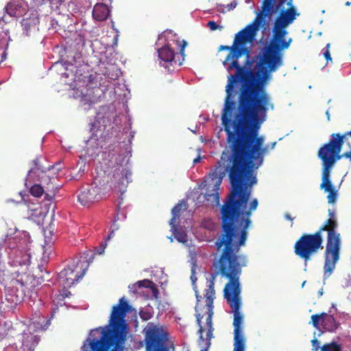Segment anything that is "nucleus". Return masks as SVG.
I'll list each match as a JSON object with an SVG mask.
<instances>
[{"instance_id": "f257e3e1", "label": "nucleus", "mask_w": 351, "mask_h": 351, "mask_svg": "<svg viewBox=\"0 0 351 351\" xmlns=\"http://www.w3.org/2000/svg\"><path fill=\"white\" fill-rule=\"evenodd\" d=\"M228 106L225 100L221 115L226 134L227 152L223 151L219 166L210 173L206 192L200 194L197 200L219 204V186L226 173L231 189L220 209L221 228L245 230L249 228L252 212L258 207L257 199H253L247 210L252 186L256 183L254 170L263 162L268 147L263 146L265 138L258 134L261 124L266 120L267 111L274 109L269 95L265 88H245L238 95L235 108L234 99Z\"/></svg>"}, {"instance_id": "f03ea898", "label": "nucleus", "mask_w": 351, "mask_h": 351, "mask_svg": "<svg viewBox=\"0 0 351 351\" xmlns=\"http://www.w3.org/2000/svg\"><path fill=\"white\" fill-rule=\"evenodd\" d=\"M247 231L245 230L221 228L215 245L219 256L215 263L218 273L229 280L223 289V295L234 313V349L245 351V339L242 333L243 316L240 312L241 289L239 277L242 267H245L247 258L239 254L240 248L245 243Z\"/></svg>"}, {"instance_id": "7ed1b4c3", "label": "nucleus", "mask_w": 351, "mask_h": 351, "mask_svg": "<svg viewBox=\"0 0 351 351\" xmlns=\"http://www.w3.org/2000/svg\"><path fill=\"white\" fill-rule=\"evenodd\" d=\"M254 33L248 30L246 27L235 34L232 46L221 45L219 50H229L223 64L226 66L228 75V83L226 86V99L228 106L231 103L230 99L235 96V88L239 82L241 86L239 94H241L245 88H260L258 76H256V60L252 59L250 49L246 47L255 39Z\"/></svg>"}, {"instance_id": "20e7f679", "label": "nucleus", "mask_w": 351, "mask_h": 351, "mask_svg": "<svg viewBox=\"0 0 351 351\" xmlns=\"http://www.w3.org/2000/svg\"><path fill=\"white\" fill-rule=\"evenodd\" d=\"M289 8L282 10L275 19L272 28L271 38L269 43L264 47L261 52L254 56L256 60V76L260 88H265L267 82L271 78V73L277 71L283 64L282 51L289 47L292 38L286 40L288 34L287 27L291 24L296 16L295 8L293 0L287 2Z\"/></svg>"}, {"instance_id": "39448f33", "label": "nucleus", "mask_w": 351, "mask_h": 351, "mask_svg": "<svg viewBox=\"0 0 351 351\" xmlns=\"http://www.w3.org/2000/svg\"><path fill=\"white\" fill-rule=\"evenodd\" d=\"M131 311L132 306L126 299L124 297L120 298L119 303L112 307L109 324L105 328L99 327L91 331L92 336L101 332L99 339L90 340L91 351H123L128 332L125 317Z\"/></svg>"}, {"instance_id": "423d86ee", "label": "nucleus", "mask_w": 351, "mask_h": 351, "mask_svg": "<svg viewBox=\"0 0 351 351\" xmlns=\"http://www.w3.org/2000/svg\"><path fill=\"white\" fill-rule=\"evenodd\" d=\"M217 274H213L208 281L206 288L204 289L203 296L201 295L197 290L194 288L197 304L195 306V316L197 323L199 326L198 332L199 339L202 342L205 341V351L210 346V339L213 337L212 318L213 315V301L215 298V280Z\"/></svg>"}, {"instance_id": "0eeeda50", "label": "nucleus", "mask_w": 351, "mask_h": 351, "mask_svg": "<svg viewBox=\"0 0 351 351\" xmlns=\"http://www.w3.org/2000/svg\"><path fill=\"white\" fill-rule=\"evenodd\" d=\"M329 218L320 226L321 230L327 232V242L324 253V276L329 277L335 269L339 259L341 246L340 234L337 232L338 223L335 213L328 210Z\"/></svg>"}, {"instance_id": "6e6552de", "label": "nucleus", "mask_w": 351, "mask_h": 351, "mask_svg": "<svg viewBox=\"0 0 351 351\" xmlns=\"http://www.w3.org/2000/svg\"><path fill=\"white\" fill-rule=\"evenodd\" d=\"M348 136L351 137V129L343 134L332 133L329 141L319 149L317 156L322 160L323 167H332L343 157L351 159V147L349 151L340 154L342 145Z\"/></svg>"}, {"instance_id": "1a4fd4ad", "label": "nucleus", "mask_w": 351, "mask_h": 351, "mask_svg": "<svg viewBox=\"0 0 351 351\" xmlns=\"http://www.w3.org/2000/svg\"><path fill=\"white\" fill-rule=\"evenodd\" d=\"M14 234L13 237L8 234L5 240V245L10 250L9 256L14 266L27 268L31 262L29 237L19 231H16Z\"/></svg>"}, {"instance_id": "9d476101", "label": "nucleus", "mask_w": 351, "mask_h": 351, "mask_svg": "<svg viewBox=\"0 0 351 351\" xmlns=\"http://www.w3.org/2000/svg\"><path fill=\"white\" fill-rule=\"evenodd\" d=\"M322 230L319 228L312 234H303L294 244V253L304 261H309L319 250L323 249Z\"/></svg>"}, {"instance_id": "9b49d317", "label": "nucleus", "mask_w": 351, "mask_h": 351, "mask_svg": "<svg viewBox=\"0 0 351 351\" xmlns=\"http://www.w3.org/2000/svg\"><path fill=\"white\" fill-rule=\"evenodd\" d=\"M27 269L28 267H23L21 271H16V277L10 281L9 286L5 287V300L12 305L20 304L26 295L30 280Z\"/></svg>"}, {"instance_id": "f8f14e48", "label": "nucleus", "mask_w": 351, "mask_h": 351, "mask_svg": "<svg viewBox=\"0 0 351 351\" xmlns=\"http://www.w3.org/2000/svg\"><path fill=\"white\" fill-rule=\"evenodd\" d=\"M143 332L146 351H169V335L161 326L149 322Z\"/></svg>"}, {"instance_id": "ddd939ff", "label": "nucleus", "mask_w": 351, "mask_h": 351, "mask_svg": "<svg viewBox=\"0 0 351 351\" xmlns=\"http://www.w3.org/2000/svg\"><path fill=\"white\" fill-rule=\"evenodd\" d=\"M90 263L87 257L81 256L73 260V263L58 274V278L64 287H71L80 280L86 274Z\"/></svg>"}, {"instance_id": "4468645a", "label": "nucleus", "mask_w": 351, "mask_h": 351, "mask_svg": "<svg viewBox=\"0 0 351 351\" xmlns=\"http://www.w3.org/2000/svg\"><path fill=\"white\" fill-rule=\"evenodd\" d=\"M108 182V179L101 180L99 176H95L93 183L78 195V200L81 204L88 206L90 204L101 199L102 195L106 193V184Z\"/></svg>"}, {"instance_id": "2eb2a0df", "label": "nucleus", "mask_w": 351, "mask_h": 351, "mask_svg": "<svg viewBox=\"0 0 351 351\" xmlns=\"http://www.w3.org/2000/svg\"><path fill=\"white\" fill-rule=\"evenodd\" d=\"M276 12L274 8V0H263L261 6V11L257 14L256 17L253 22L247 25L246 28L252 32L253 35L256 37L257 32L261 26L265 25V19L270 18Z\"/></svg>"}, {"instance_id": "dca6fc26", "label": "nucleus", "mask_w": 351, "mask_h": 351, "mask_svg": "<svg viewBox=\"0 0 351 351\" xmlns=\"http://www.w3.org/2000/svg\"><path fill=\"white\" fill-rule=\"evenodd\" d=\"M130 176L131 173L126 168L120 166L114 171L111 178L112 184L121 191L128 183V177Z\"/></svg>"}, {"instance_id": "f3484780", "label": "nucleus", "mask_w": 351, "mask_h": 351, "mask_svg": "<svg viewBox=\"0 0 351 351\" xmlns=\"http://www.w3.org/2000/svg\"><path fill=\"white\" fill-rule=\"evenodd\" d=\"M23 34L27 36L33 35L38 32L39 20L36 16L23 19L21 21Z\"/></svg>"}, {"instance_id": "a211bd4d", "label": "nucleus", "mask_w": 351, "mask_h": 351, "mask_svg": "<svg viewBox=\"0 0 351 351\" xmlns=\"http://www.w3.org/2000/svg\"><path fill=\"white\" fill-rule=\"evenodd\" d=\"M92 14L95 20L97 21H104L108 17L110 14V10L106 4L103 3H98L94 6Z\"/></svg>"}, {"instance_id": "6ab92c4d", "label": "nucleus", "mask_w": 351, "mask_h": 351, "mask_svg": "<svg viewBox=\"0 0 351 351\" xmlns=\"http://www.w3.org/2000/svg\"><path fill=\"white\" fill-rule=\"evenodd\" d=\"M60 170V168H56L54 165H49L47 169H45V173L43 174L40 173V176H34L32 178L43 184H49L52 182V180L54 179V175Z\"/></svg>"}, {"instance_id": "aec40b11", "label": "nucleus", "mask_w": 351, "mask_h": 351, "mask_svg": "<svg viewBox=\"0 0 351 351\" xmlns=\"http://www.w3.org/2000/svg\"><path fill=\"white\" fill-rule=\"evenodd\" d=\"M158 57L165 63L176 64L174 51L169 45H165L158 50Z\"/></svg>"}, {"instance_id": "412c9836", "label": "nucleus", "mask_w": 351, "mask_h": 351, "mask_svg": "<svg viewBox=\"0 0 351 351\" xmlns=\"http://www.w3.org/2000/svg\"><path fill=\"white\" fill-rule=\"evenodd\" d=\"M32 166L28 171V176L33 177L34 176H40V173L43 174L45 173V169H47V167H45L41 161L40 158L37 157L32 162Z\"/></svg>"}, {"instance_id": "4be33fe9", "label": "nucleus", "mask_w": 351, "mask_h": 351, "mask_svg": "<svg viewBox=\"0 0 351 351\" xmlns=\"http://www.w3.org/2000/svg\"><path fill=\"white\" fill-rule=\"evenodd\" d=\"M332 167H323L322 168V183L320 184V188L324 189V191H328L332 189H334V186H332L330 180V174Z\"/></svg>"}, {"instance_id": "5701e85b", "label": "nucleus", "mask_w": 351, "mask_h": 351, "mask_svg": "<svg viewBox=\"0 0 351 351\" xmlns=\"http://www.w3.org/2000/svg\"><path fill=\"white\" fill-rule=\"evenodd\" d=\"M322 326L326 330L332 332L338 328L339 324L336 322L335 317L332 315H328L325 313Z\"/></svg>"}, {"instance_id": "b1692460", "label": "nucleus", "mask_w": 351, "mask_h": 351, "mask_svg": "<svg viewBox=\"0 0 351 351\" xmlns=\"http://www.w3.org/2000/svg\"><path fill=\"white\" fill-rule=\"evenodd\" d=\"M22 5L17 1H12L5 6L6 12L11 16L18 17L21 14Z\"/></svg>"}, {"instance_id": "393cba45", "label": "nucleus", "mask_w": 351, "mask_h": 351, "mask_svg": "<svg viewBox=\"0 0 351 351\" xmlns=\"http://www.w3.org/2000/svg\"><path fill=\"white\" fill-rule=\"evenodd\" d=\"M182 209V204H177L171 210L172 217L170 220V225L174 228L175 227V223L180 218V212Z\"/></svg>"}, {"instance_id": "a878e982", "label": "nucleus", "mask_w": 351, "mask_h": 351, "mask_svg": "<svg viewBox=\"0 0 351 351\" xmlns=\"http://www.w3.org/2000/svg\"><path fill=\"white\" fill-rule=\"evenodd\" d=\"M341 345L336 341H332L329 343H325L322 348L321 351H341Z\"/></svg>"}, {"instance_id": "bb28decb", "label": "nucleus", "mask_w": 351, "mask_h": 351, "mask_svg": "<svg viewBox=\"0 0 351 351\" xmlns=\"http://www.w3.org/2000/svg\"><path fill=\"white\" fill-rule=\"evenodd\" d=\"M32 6L39 10L50 7L51 0H32Z\"/></svg>"}, {"instance_id": "cd10ccee", "label": "nucleus", "mask_w": 351, "mask_h": 351, "mask_svg": "<svg viewBox=\"0 0 351 351\" xmlns=\"http://www.w3.org/2000/svg\"><path fill=\"white\" fill-rule=\"evenodd\" d=\"M325 313L321 314H314L311 316V323L315 328H319V325H322V320Z\"/></svg>"}, {"instance_id": "c85d7f7f", "label": "nucleus", "mask_w": 351, "mask_h": 351, "mask_svg": "<svg viewBox=\"0 0 351 351\" xmlns=\"http://www.w3.org/2000/svg\"><path fill=\"white\" fill-rule=\"evenodd\" d=\"M29 192L32 195L36 197H40L44 193V189L41 185L34 184L30 188Z\"/></svg>"}, {"instance_id": "c756f323", "label": "nucleus", "mask_w": 351, "mask_h": 351, "mask_svg": "<svg viewBox=\"0 0 351 351\" xmlns=\"http://www.w3.org/2000/svg\"><path fill=\"white\" fill-rule=\"evenodd\" d=\"M326 192L328 193L327 195L328 202L329 204H334L336 202L337 197V190L334 189Z\"/></svg>"}, {"instance_id": "7c9ffc66", "label": "nucleus", "mask_w": 351, "mask_h": 351, "mask_svg": "<svg viewBox=\"0 0 351 351\" xmlns=\"http://www.w3.org/2000/svg\"><path fill=\"white\" fill-rule=\"evenodd\" d=\"M136 285H138V288H141V287L152 288L154 283L152 281H151L149 280L145 279L143 280L138 281L136 282Z\"/></svg>"}, {"instance_id": "2f4dec72", "label": "nucleus", "mask_w": 351, "mask_h": 351, "mask_svg": "<svg viewBox=\"0 0 351 351\" xmlns=\"http://www.w3.org/2000/svg\"><path fill=\"white\" fill-rule=\"evenodd\" d=\"M330 46V43H328L326 46L322 49L323 56L326 60L327 63H328V62H332V58L329 51Z\"/></svg>"}, {"instance_id": "473e14b6", "label": "nucleus", "mask_w": 351, "mask_h": 351, "mask_svg": "<svg viewBox=\"0 0 351 351\" xmlns=\"http://www.w3.org/2000/svg\"><path fill=\"white\" fill-rule=\"evenodd\" d=\"M207 27H208L210 28V30L212 31H215L217 29H219V30H221L222 29V27L220 26V25H218L215 21H208V23H207Z\"/></svg>"}, {"instance_id": "72a5a7b5", "label": "nucleus", "mask_w": 351, "mask_h": 351, "mask_svg": "<svg viewBox=\"0 0 351 351\" xmlns=\"http://www.w3.org/2000/svg\"><path fill=\"white\" fill-rule=\"evenodd\" d=\"M186 45H187V43L184 40H182L180 42V44L179 45V47H180V54L182 56V60H184V49H185Z\"/></svg>"}, {"instance_id": "f704fd0d", "label": "nucleus", "mask_w": 351, "mask_h": 351, "mask_svg": "<svg viewBox=\"0 0 351 351\" xmlns=\"http://www.w3.org/2000/svg\"><path fill=\"white\" fill-rule=\"evenodd\" d=\"M29 338L30 339L31 341H33L34 346L37 345L40 341V338L36 335H27V339H29Z\"/></svg>"}, {"instance_id": "c9c22d12", "label": "nucleus", "mask_w": 351, "mask_h": 351, "mask_svg": "<svg viewBox=\"0 0 351 351\" xmlns=\"http://www.w3.org/2000/svg\"><path fill=\"white\" fill-rule=\"evenodd\" d=\"M311 343H312V346L315 349V351H317V350L319 349V341L316 339V338H314L312 341H311Z\"/></svg>"}, {"instance_id": "e433bc0d", "label": "nucleus", "mask_w": 351, "mask_h": 351, "mask_svg": "<svg viewBox=\"0 0 351 351\" xmlns=\"http://www.w3.org/2000/svg\"><path fill=\"white\" fill-rule=\"evenodd\" d=\"M237 5V2L234 0V1H232L230 3L227 5V8L228 10H233L234 8H235Z\"/></svg>"}, {"instance_id": "4c0bfd02", "label": "nucleus", "mask_w": 351, "mask_h": 351, "mask_svg": "<svg viewBox=\"0 0 351 351\" xmlns=\"http://www.w3.org/2000/svg\"><path fill=\"white\" fill-rule=\"evenodd\" d=\"M88 88H87V90L88 91L90 89H93V90H95V91L98 92L99 90V87L97 86V85L95 86H92V83L90 82L88 84H87L86 86Z\"/></svg>"}, {"instance_id": "58836bf2", "label": "nucleus", "mask_w": 351, "mask_h": 351, "mask_svg": "<svg viewBox=\"0 0 351 351\" xmlns=\"http://www.w3.org/2000/svg\"><path fill=\"white\" fill-rule=\"evenodd\" d=\"M185 237V234H179L178 236H176V239L178 241L184 243L186 241Z\"/></svg>"}, {"instance_id": "ea45409f", "label": "nucleus", "mask_w": 351, "mask_h": 351, "mask_svg": "<svg viewBox=\"0 0 351 351\" xmlns=\"http://www.w3.org/2000/svg\"><path fill=\"white\" fill-rule=\"evenodd\" d=\"M285 219H288V220H290V221H293V217L291 216V215H290V214H289V213H286V214L285 215Z\"/></svg>"}, {"instance_id": "a19ab883", "label": "nucleus", "mask_w": 351, "mask_h": 351, "mask_svg": "<svg viewBox=\"0 0 351 351\" xmlns=\"http://www.w3.org/2000/svg\"><path fill=\"white\" fill-rule=\"evenodd\" d=\"M141 317L144 320H147L150 318V316H148V315L147 316V315H143V314H141Z\"/></svg>"}, {"instance_id": "79ce46f5", "label": "nucleus", "mask_w": 351, "mask_h": 351, "mask_svg": "<svg viewBox=\"0 0 351 351\" xmlns=\"http://www.w3.org/2000/svg\"><path fill=\"white\" fill-rule=\"evenodd\" d=\"M285 1H286V0H279V1H278V5L277 8H279V7H280L281 5H282L284 4V3H285Z\"/></svg>"}, {"instance_id": "37998d69", "label": "nucleus", "mask_w": 351, "mask_h": 351, "mask_svg": "<svg viewBox=\"0 0 351 351\" xmlns=\"http://www.w3.org/2000/svg\"><path fill=\"white\" fill-rule=\"evenodd\" d=\"M49 324H50V320L49 319L47 321L46 324L44 326V327H43V329L45 330Z\"/></svg>"}, {"instance_id": "c03bdc74", "label": "nucleus", "mask_w": 351, "mask_h": 351, "mask_svg": "<svg viewBox=\"0 0 351 351\" xmlns=\"http://www.w3.org/2000/svg\"><path fill=\"white\" fill-rule=\"evenodd\" d=\"M113 234H114V231L112 230V231H111V232H110V234H109V235H108V240H109L110 238H112V237Z\"/></svg>"}, {"instance_id": "a18cd8bd", "label": "nucleus", "mask_w": 351, "mask_h": 351, "mask_svg": "<svg viewBox=\"0 0 351 351\" xmlns=\"http://www.w3.org/2000/svg\"><path fill=\"white\" fill-rule=\"evenodd\" d=\"M199 160H200V157H197L193 160V162L197 163V162H199Z\"/></svg>"}, {"instance_id": "49530a36", "label": "nucleus", "mask_w": 351, "mask_h": 351, "mask_svg": "<svg viewBox=\"0 0 351 351\" xmlns=\"http://www.w3.org/2000/svg\"><path fill=\"white\" fill-rule=\"evenodd\" d=\"M276 145V142H274V143H271V149H274V148L275 147Z\"/></svg>"}, {"instance_id": "de8ad7c7", "label": "nucleus", "mask_w": 351, "mask_h": 351, "mask_svg": "<svg viewBox=\"0 0 351 351\" xmlns=\"http://www.w3.org/2000/svg\"><path fill=\"white\" fill-rule=\"evenodd\" d=\"M191 280L193 282V284L195 283V281L196 280V278L195 277H193V276H191Z\"/></svg>"}, {"instance_id": "09e8293b", "label": "nucleus", "mask_w": 351, "mask_h": 351, "mask_svg": "<svg viewBox=\"0 0 351 351\" xmlns=\"http://www.w3.org/2000/svg\"><path fill=\"white\" fill-rule=\"evenodd\" d=\"M104 248H105V246H102L101 250L99 252H98L99 254H101L104 252Z\"/></svg>"}, {"instance_id": "8fccbe9b", "label": "nucleus", "mask_w": 351, "mask_h": 351, "mask_svg": "<svg viewBox=\"0 0 351 351\" xmlns=\"http://www.w3.org/2000/svg\"><path fill=\"white\" fill-rule=\"evenodd\" d=\"M20 195H21V199H22V201H23V202H25L24 196H23L22 193H20Z\"/></svg>"}, {"instance_id": "3c124183", "label": "nucleus", "mask_w": 351, "mask_h": 351, "mask_svg": "<svg viewBox=\"0 0 351 351\" xmlns=\"http://www.w3.org/2000/svg\"><path fill=\"white\" fill-rule=\"evenodd\" d=\"M346 5L348 6L350 5H351V2H349V1H347L346 3H345Z\"/></svg>"}, {"instance_id": "603ef678", "label": "nucleus", "mask_w": 351, "mask_h": 351, "mask_svg": "<svg viewBox=\"0 0 351 351\" xmlns=\"http://www.w3.org/2000/svg\"><path fill=\"white\" fill-rule=\"evenodd\" d=\"M182 64V62L179 61L178 65L180 66Z\"/></svg>"}, {"instance_id": "864d4df0", "label": "nucleus", "mask_w": 351, "mask_h": 351, "mask_svg": "<svg viewBox=\"0 0 351 351\" xmlns=\"http://www.w3.org/2000/svg\"><path fill=\"white\" fill-rule=\"evenodd\" d=\"M202 351H203V350H202Z\"/></svg>"}, {"instance_id": "5fc2aeb1", "label": "nucleus", "mask_w": 351, "mask_h": 351, "mask_svg": "<svg viewBox=\"0 0 351 351\" xmlns=\"http://www.w3.org/2000/svg\"><path fill=\"white\" fill-rule=\"evenodd\" d=\"M202 351H203V350H202Z\"/></svg>"}]
</instances>
